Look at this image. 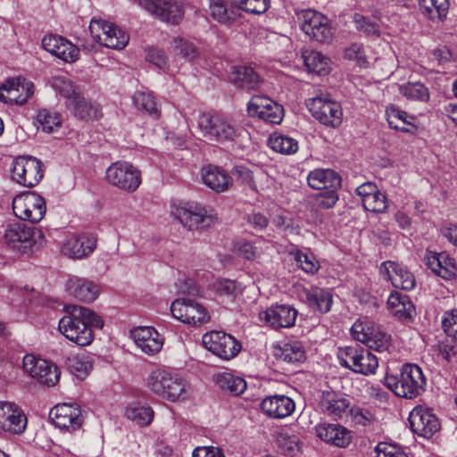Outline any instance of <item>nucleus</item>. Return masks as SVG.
Masks as SVG:
<instances>
[{
  "label": "nucleus",
  "instance_id": "obj_1",
  "mask_svg": "<svg viewBox=\"0 0 457 457\" xmlns=\"http://www.w3.org/2000/svg\"><path fill=\"white\" fill-rule=\"evenodd\" d=\"M104 320L95 312L83 306L67 308V314L59 321L60 332L69 340L86 346L94 339L93 328H102Z\"/></svg>",
  "mask_w": 457,
  "mask_h": 457
},
{
  "label": "nucleus",
  "instance_id": "obj_2",
  "mask_svg": "<svg viewBox=\"0 0 457 457\" xmlns=\"http://www.w3.org/2000/svg\"><path fill=\"white\" fill-rule=\"evenodd\" d=\"M385 384L395 395L413 399L425 392L427 379L420 367L406 363L398 376L386 375Z\"/></svg>",
  "mask_w": 457,
  "mask_h": 457
},
{
  "label": "nucleus",
  "instance_id": "obj_3",
  "mask_svg": "<svg viewBox=\"0 0 457 457\" xmlns=\"http://www.w3.org/2000/svg\"><path fill=\"white\" fill-rule=\"evenodd\" d=\"M198 129L206 140L222 145L235 142L241 135L240 128L232 120L219 113H202Z\"/></svg>",
  "mask_w": 457,
  "mask_h": 457
},
{
  "label": "nucleus",
  "instance_id": "obj_4",
  "mask_svg": "<svg viewBox=\"0 0 457 457\" xmlns=\"http://www.w3.org/2000/svg\"><path fill=\"white\" fill-rule=\"evenodd\" d=\"M148 389L156 395L170 402L187 397L186 382L178 374L163 370H154L147 377Z\"/></svg>",
  "mask_w": 457,
  "mask_h": 457
},
{
  "label": "nucleus",
  "instance_id": "obj_5",
  "mask_svg": "<svg viewBox=\"0 0 457 457\" xmlns=\"http://www.w3.org/2000/svg\"><path fill=\"white\" fill-rule=\"evenodd\" d=\"M337 355L341 366L355 373L368 376L374 374L378 367V358L357 344L339 348Z\"/></svg>",
  "mask_w": 457,
  "mask_h": 457
},
{
  "label": "nucleus",
  "instance_id": "obj_6",
  "mask_svg": "<svg viewBox=\"0 0 457 457\" xmlns=\"http://www.w3.org/2000/svg\"><path fill=\"white\" fill-rule=\"evenodd\" d=\"M296 14L301 29L310 38L320 43L332 40L334 29L327 16L312 9L301 10Z\"/></svg>",
  "mask_w": 457,
  "mask_h": 457
},
{
  "label": "nucleus",
  "instance_id": "obj_7",
  "mask_svg": "<svg viewBox=\"0 0 457 457\" xmlns=\"http://www.w3.org/2000/svg\"><path fill=\"white\" fill-rule=\"evenodd\" d=\"M12 179L21 186L33 187L44 175L42 162L31 155H21L12 161Z\"/></svg>",
  "mask_w": 457,
  "mask_h": 457
},
{
  "label": "nucleus",
  "instance_id": "obj_8",
  "mask_svg": "<svg viewBox=\"0 0 457 457\" xmlns=\"http://www.w3.org/2000/svg\"><path fill=\"white\" fill-rule=\"evenodd\" d=\"M93 38L108 48L123 49L129 43V37L117 25L104 20L93 19L89 25Z\"/></svg>",
  "mask_w": 457,
  "mask_h": 457
},
{
  "label": "nucleus",
  "instance_id": "obj_9",
  "mask_svg": "<svg viewBox=\"0 0 457 457\" xmlns=\"http://www.w3.org/2000/svg\"><path fill=\"white\" fill-rule=\"evenodd\" d=\"M12 210L20 220L37 223L45 216L46 207L41 195L35 192H26L13 198Z\"/></svg>",
  "mask_w": 457,
  "mask_h": 457
},
{
  "label": "nucleus",
  "instance_id": "obj_10",
  "mask_svg": "<svg viewBox=\"0 0 457 457\" xmlns=\"http://www.w3.org/2000/svg\"><path fill=\"white\" fill-rule=\"evenodd\" d=\"M105 178L112 186L127 191H136L141 184V172L127 162H113L106 170Z\"/></svg>",
  "mask_w": 457,
  "mask_h": 457
},
{
  "label": "nucleus",
  "instance_id": "obj_11",
  "mask_svg": "<svg viewBox=\"0 0 457 457\" xmlns=\"http://www.w3.org/2000/svg\"><path fill=\"white\" fill-rule=\"evenodd\" d=\"M173 214L185 228L190 230L207 228L216 220V217L208 213L204 206L196 203H187L178 206Z\"/></svg>",
  "mask_w": 457,
  "mask_h": 457
},
{
  "label": "nucleus",
  "instance_id": "obj_12",
  "mask_svg": "<svg viewBox=\"0 0 457 457\" xmlns=\"http://www.w3.org/2000/svg\"><path fill=\"white\" fill-rule=\"evenodd\" d=\"M138 4L166 23L178 25L184 18V5L179 0H138Z\"/></svg>",
  "mask_w": 457,
  "mask_h": 457
},
{
  "label": "nucleus",
  "instance_id": "obj_13",
  "mask_svg": "<svg viewBox=\"0 0 457 457\" xmlns=\"http://www.w3.org/2000/svg\"><path fill=\"white\" fill-rule=\"evenodd\" d=\"M204 347L223 360L234 358L241 350V344L223 331H211L203 336Z\"/></svg>",
  "mask_w": 457,
  "mask_h": 457
},
{
  "label": "nucleus",
  "instance_id": "obj_14",
  "mask_svg": "<svg viewBox=\"0 0 457 457\" xmlns=\"http://www.w3.org/2000/svg\"><path fill=\"white\" fill-rule=\"evenodd\" d=\"M312 115L320 123L336 128L342 122L343 112L338 102L317 96L307 102Z\"/></svg>",
  "mask_w": 457,
  "mask_h": 457
},
{
  "label": "nucleus",
  "instance_id": "obj_15",
  "mask_svg": "<svg viewBox=\"0 0 457 457\" xmlns=\"http://www.w3.org/2000/svg\"><path fill=\"white\" fill-rule=\"evenodd\" d=\"M40 232L34 227L23 222H13L7 226L4 240L7 245L21 253H27L37 242L36 237Z\"/></svg>",
  "mask_w": 457,
  "mask_h": 457
},
{
  "label": "nucleus",
  "instance_id": "obj_16",
  "mask_svg": "<svg viewBox=\"0 0 457 457\" xmlns=\"http://www.w3.org/2000/svg\"><path fill=\"white\" fill-rule=\"evenodd\" d=\"M23 369L40 384L54 386L60 378L58 368L44 359L27 354L23 358Z\"/></svg>",
  "mask_w": 457,
  "mask_h": 457
},
{
  "label": "nucleus",
  "instance_id": "obj_17",
  "mask_svg": "<svg viewBox=\"0 0 457 457\" xmlns=\"http://www.w3.org/2000/svg\"><path fill=\"white\" fill-rule=\"evenodd\" d=\"M409 423L414 434L430 438L440 429V421L432 410L416 406L409 415Z\"/></svg>",
  "mask_w": 457,
  "mask_h": 457
},
{
  "label": "nucleus",
  "instance_id": "obj_18",
  "mask_svg": "<svg viewBox=\"0 0 457 457\" xmlns=\"http://www.w3.org/2000/svg\"><path fill=\"white\" fill-rule=\"evenodd\" d=\"M351 333L356 341L363 343L370 349L377 352L382 353L389 346V336L381 331L378 327L355 322L351 328Z\"/></svg>",
  "mask_w": 457,
  "mask_h": 457
},
{
  "label": "nucleus",
  "instance_id": "obj_19",
  "mask_svg": "<svg viewBox=\"0 0 457 457\" xmlns=\"http://www.w3.org/2000/svg\"><path fill=\"white\" fill-rule=\"evenodd\" d=\"M49 417L55 427L69 432L80 428L84 421L79 406L71 403L57 404L50 411Z\"/></svg>",
  "mask_w": 457,
  "mask_h": 457
},
{
  "label": "nucleus",
  "instance_id": "obj_20",
  "mask_svg": "<svg viewBox=\"0 0 457 457\" xmlns=\"http://www.w3.org/2000/svg\"><path fill=\"white\" fill-rule=\"evenodd\" d=\"M34 94V84L25 79H9L0 87V100L5 104H23Z\"/></svg>",
  "mask_w": 457,
  "mask_h": 457
},
{
  "label": "nucleus",
  "instance_id": "obj_21",
  "mask_svg": "<svg viewBox=\"0 0 457 457\" xmlns=\"http://www.w3.org/2000/svg\"><path fill=\"white\" fill-rule=\"evenodd\" d=\"M316 436L323 442L346 448L352 442V432L339 423L321 422L315 426Z\"/></svg>",
  "mask_w": 457,
  "mask_h": 457
},
{
  "label": "nucleus",
  "instance_id": "obj_22",
  "mask_svg": "<svg viewBox=\"0 0 457 457\" xmlns=\"http://www.w3.org/2000/svg\"><path fill=\"white\" fill-rule=\"evenodd\" d=\"M27 427V418L14 403H0V428L12 434H21Z\"/></svg>",
  "mask_w": 457,
  "mask_h": 457
},
{
  "label": "nucleus",
  "instance_id": "obj_23",
  "mask_svg": "<svg viewBox=\"0 0 457 457\" xmlns=\"http://www.w3.org/2000/svg\"><path fill=\"white\" fill-rule=\"evenodd\" d=\"M380 274L386 280L391 281L395 287L411 290L415 287V278L405 267L392 261L384 262L379 269Z\"/></svg>",
  "mask_w": 457,
  "mask_h": 457
},
{
  "label": "nucleus",
  "instance_id": "obj_24",
  "mask_svg": "<svg viewBox=\"0 0 457 457\" xmlns=\"http://www.w3.org/2000/svg\"><path fill=\"white\" fill-rule=\"evenodd\" d=\"M320 411L328 416L341 419L350 407V401L333 390L321 391L318 399Z\"/></svg>",
  "mask_w": 457,
  "mask_h": 457
},
{
  "label": "nucleus",
  "instance_id": "obj_25",
  "mask_svg": "<svg viewBox=\"0 0 457 457\" xmlns=\"http://www.w3.org/2000/svg\"><path fill=\"white\" fill-rule=\"evenodd\" d=\"M96 247V237L93 235L72 236L67 238L62 246V253L71 259H82L89 256Z\"/></svg>",
  "mask_w": 457,
  "mask_h": 457
},
{
  "label": "nucleus",
  "instance_id": "obj_26",
  "mask_svg": "<svg viewBox=\"0 0 457 457\" xmlns=\"http://www.w3.org/2000/svg\"><path fill=\"white\" fill-rule=\"evenodd\" d=\"M297 313L290 305L278 304L268 308L260 317L274 328H290L295 325Z\"/></svg>",
  "mask_w": 457,
  "mask_h": 457
},
{
  "label": "nucleus",
  "instance_id": "obj_27",
  "mask_svg": "<svg viewBox=\"0 0 457 457\" xmlns=\"http://www.w3.org/2000/svg\"><path fill=\"white\" fill-rule=\"evenodd\" d=\"M261 409L268 417L279 420L290 416L295 409V403L287 395H275L264 398Z\"/></svg>",
  "mask_w": 457,
  "mask_h": 457
},
{
  "label": "nucleus",
  "instance_id": "obj_28",
  "mask_svg": "<svg viewBox=\"0 0 457 457\" xmlns=\"http://www.w3.org/2000/svg\"><path fill=\"white\" fill-rule=\"evenodd\" d=\"M201 175L204 184L216 193L226 192L233 186V178L219 166H204Z\"/></svg>",
  "mask_w": 457,
  "mask_h": 457
},
{
  "label": "nucleus",
  "instance_id": "obj_29",
  "mask_svg": "<svg viewBox=\"0 0 457 457\" xmlns=\"http://www.w3.org/2000/svg\"><path fill=\"white\" fill-rule=\"evenodd\" d=\"M65 287L70 295L86 303L95 301L99 295L98 285L85 278L71 277L67 280Z\"/></svg>",
  "mask_w": 457,
  "mask_h": 457
},
{
  "label": "nucleus",
  "instance_id": "obj_30",
  "mask_svg": "<svg viewBox=\"0 0 457 457\" xmlns=\"http://www.w3.org/2000/svg\"><path fill=\"white\" fill-rule=\"evenodd\" d=\"M426 260L431 271L445 279H452L457 274L455 260L445 252H428Z\"/></svg>",
  "mask_w": 457,
  "mask_h": 457
},
{
  "label": "nucleus",
  "instance_id": "obj_31",
  "mask_svg": "<svg viewBox=\"0 0 457 457\" xmlns=\"http://www.w3.org/2000/svg\"><path fill=\"white\" fill-rule=\"evenodd\" d=\"M137 345L147 354H154L162 347V338L153 327H139L131 331Z\"/></svg>",
  "mask_w": 457,
  "mask_h": 457
},
{
  "label": "nucleus",
  "instance_id": "obj_32",
  "mask_svg": "<svg viewBox=\"0 0 457 457\" xmlns=\"http://www.w3.org/2000/svg\"><path fill=\"white\" fill-rule=\"evenodd\" d=\"M307 181L308 185L316 190L327 191L341 187L340 176L330 169H316L312 170L307 177Z\"/></svg>",
  "mask_w": 457,
  "mask_h": 457
},
{
  "label": "nucleus",
  "instance_id": "obj_33",
  "mask_svg": "<svg viewBox=\"0 0 457 457\" xmlns=\"http://www.w3.org/2000/svg\"><path fill=\"white\" fill-rule=\"evenodd\" d=\"M300 296L312 309L322 313L328 312L332 305L331 294L320 287H303Z\"/></svg>",
  "mask_w": 457,
  "mask_h": 457
},
{
  "label": "nucleus",
  "instance_id": "obj_34",
  "mask_svg": "<svg viewBox=\"0 0 457 457\" xmlns=\"http://www.w3.org/2000/svg\"><path fill=\"white\" fill-rule=\"evenodd\" d=\"M66 104L73 115L80 120H88L101 116L98 105L87 101L79 93L71 97Z\"/></svg>",
  "mask_w": 457,
  "mask_h": 457
},
{
  "label": "nucleus",
  "instance_id": "obj_35",
  "mask_svg": "<svg viewBox=\"0 0 457 457\" xmlns=\"http://www.w3.org/2000/svg\"><path fill=\"white\" fill-rule=\"evenodd\" d=\"M273 355L277 360L295 364L303 362L306 356L303 346L298 342L285 343L275 346Z\"/></svg>",
  "mask_w": 457,
  "mask_h": 457
},
{
  "label": "nucleus",
  "instance_id": "obj_36",
  "mask_svg": "<svg viewBox=\"0 0 457 457\" xmlns=\"http://www.w3.org/2000/svg\"><path fill=\"white\" fill-rule=\"evenodd\" d=\"M256 171L245 165H236L232 168L230 173L233 180L235 179L236 183L244 190L257 193V178L262 172L258 170Z\"/></svg>",
  "mask_w": 457,
  "mask_h": 457
},
{
  "label": "nucleus",
  "instance_id": "obj_37",
  "mask_svg": "<svg viewBox=\"0 0 457 457\" xmlns=\"http://www.w3.org/2000/svg\"><path fill=\"white\" fill-rule=\"evenodd\" d=\"M231 80L237 87L251 90L261 82L259 75L249 66H237L232 72Z\"/></svg>",
  "mask_w": 457,
  "mask_h": 457
},
{
  "label": "nucleus",
  "instance_id": "obj_38",
  "mask_svg": "<svg viewBox=\"0 0 457 457\" xmlns=\"http://www.w3.org/2000/svg\"><path fill=\"white\" fill-rule=\"evenodd\" d=\"M35 125L37 129H42V131L46 133H53L62 126V118L56 112L42 109L37 114Z\"/></svg>",
  "mask_w": 457,
  "mask_h": 457
},
{
  "label": "nucleus",
  "instance_id": "obj_39",
  "mask_svg": "<svg viewBox=\"0 0 457 457\" xmlns=\"http://www.w3.org/2000/svg\"><path fill=\"white\" fill-rule=\"evenodd\" d=\"M386 114L389 126L394 129L409 132L410 129L408 126L414 128V125H412L411 121L410 120H413V117L410 116L406 112L400 110L394 105L386 108Z\"/></svg>",
  "mask_w": 457,
  "mask_h": 457
},
{
  "label": "nucleus",
  "instance_id": "obj_40",
  "mask_svg": "<svg viewBox=\"0 0 457 457\" xmlns=\"http://www.w3.org/2000/svg\"><path fill=\"white\" fill-rule=\"evenodd\" d=\"M420 10L432 21H441L446 16L449 3L447 0H418Z\"/></svg>",
  "mask_w": 457,
  "mask_h": 457
},
{
  "label": "nucleus",
  "instance_id": "obj_41",
  "mask_svg": "<svg viewBox=\"0 0 457 457\" xmlns=\"http://www.w3.org/2000/svg\"><path fill=\"white\" fill-rule=\"evenodd\" d=\"M127 418L140 427L151 424L154 412L148 405L132 404L126 408Z\"/></svg>",
  "mask_w": 457,
  "mask_h": 457
},
{
  "label": "nucleus",
  "instance_id": "obj_42",
  "mask_svg": "<svg viewBox=\"0 0 457 457\" xmlns=\"http://www.w3.org/2000/svg\"><path fill=\"white\" fill-rule=\"evenodd\" d=\"M305 66L311 72L327 74L328 72V59L317 51H305L303 53Z\"/></svg>",
  "mask_w": 457,
  "mask_h": 457
},
{
  "label": "nucleus",
  "instance_id": "obj_43",
  "mask_svg": "<svg viewBox=\"0 0 457 457\" xmlns=\"http://www.w3.org/2000/svg\"><path fill=\"white\" fill-rule=\"evenodd\" d=\"M217 385L233 395H239L246 389V382L239 377H235L229 373L219 374L216 378Z\"/></svg>",
  "mask_w": 457,
  "mask_h": 457
},
{
  "label": "nucleus",
  "instance_id": "obj_44",
  "mask_svg": "<svg viewBox=\"0 0 457 457\" xmlns=\"http://www.w3.org/2000/svg\"><path fill=\"white\" fill-rule=\"evenodd\" d=\"M212 17L220 23L228 24L234 22L240 16L236 8H228V6L220 0L213 1L210 4Z\"/></svg>",
  "mask_w": 457,
  "mask_h": 457
},
{
  "label": "nucleus",
  "instance_id": "obj_45",
  "mask_svg": "<svg viewBox=\"0 0 457 457\" xmlns=\"http://www.w3.org/2000/svg\"><path fill=\"white\" fill-rule=\"evenodd\" d=\"M270 147L282 154H293L298 150V142L285 135L273 134L269 139Z\"/></svg>",
  "mask_w": 457,
  "mask_h": 457
},
{
  "label": "nucleus",
  "instance_id": "obj_46",
  "mask_svg": "<svg viewBox=\"0 0 457 457\" xmlns=\"http://www.w3.org/2000/svg\"><path fill=\"white\" fill-rule=\"evenodd\" d=\"M66 364L70 372L79 379H84L93 368L92 362L85 355L69 357Z\"/></svg>",
  "mask_w": 457,
  "mask_h": 457
},
{
  "label": "nucleus",
  "instance_id": "obj_47",
  "mask_svg": "<svg viewBox=\"0 0 457 457\" xmlns=\"http://www.w3.org/2000/svg\"><path fill=\"white\" fill-rule=\"evenodd\" d=\"M400 92L409 100L421 102H428L429 100L428 88L420 82H409L402 85Z\"/></svg>",
  "mask_w": 457,
  "mask_h": 457
},
{
  "label": "nucleus",
  "instance_id": "obj_48",
  "mask_svg": "<svg viewBox=\"0 0 457 457\" xmlns=\"http://www.w3.org/2000/svg\"><path fill=\"white\" fill-rule=\"evenodd\" d=\"M171 45L176 54L181 55L187 61H193L200 54L198 47L193 42L182 37L173 38Z\"/></svg>",
  "mask_w": 457,
  "mask_h": 457
},
{
  "label": "nucleus",
  "instance_id": "obj_49",
  "mask_svg": "<svg viewBox=\"0 0 457 457\" xmlns=\"http://www.w3.org/2000/svg\"><path fill=\"white\" fill-rule=\"evenodd\" d=\"M133 102L137 109L144 110L150 114L159 116V109L155 98L152 94L137 91L133 96Z\"/></svg>",
  "mask_w": 457,
  "mask_h": 457
},
{
  "label": "nucleus",
  "instance_id": "obj_50",
  "mask_svg": "<svg viewBox=\"0 0 457 457\" xmlns=\"http://www.w3.org/2000/svg\"><path fill=\"white\" fill-rule=\"evenodd\" d=\"M253 116L258 117L267 123L279 124L284 116V109L282 105L273 101L271 104L264 107L263 110L257 111Z\"/></svg>",
  "mask_w": 457,
  "mask_h": 457
},
{
  "label": "nucleus",
  "instance_id": "obj_51",
  "mask_svg": "<svg viewBox=\"0 0 457 457\" xmlns=\"http://www.w3.org/2000/svg\"><path fill=\"white\" fill-rule=\"evenodd\" d=\"M338 189H329L315 195L313 199V208L316 210H328L333 208L337 203L339 196Z\"/></svg>",
  "mask_w": 457,
  "mask_h": 457
},
{
  "label": "nucleus",
  "instance_id": "obj_52",
  "mask_svg": "<svg viewBox=\"0 0 457 457\" xmlns=\"http://www.w3.org/2000/svg\"><path fill=\"white\" fill-rule=\"evenodd\" d=\"M353 22L358 31L362 32L367 37H378L380 35L379 26L377 22L370 21L369 18L360 13H355Z\"/></svg>",
  "mask_w": 457,
  "mask_h": 457
},
{
  "label": "nucleus",
  "instance_id": "obj_53",
  "mask_svg": "<svg viewBox=\"0 0 457 457\" xmlns=\"http://www.w3.org/2000/svg\"><path fill=\"white\" fill-rule=\"evenodd\" d=\"M50 85L56 92L67 98V101L78 94L71 80L65 76L52 77L50 79Z\"/></svg>",
  "mask_w": 457,
  "mask_h": 457
},
{
  "label": "nucleus",
  "instance_id": "obj_54",
  "mask_svg": "<svg viewBox=\"0 0 457 457\" xmlns=\"http://www.w3.org/2000/svg\"><path fill=\"white\" fill-rule=\"evenodd\" d=\"M237 10H243L252 14H262L270 6V0H233Z\"/></svg>",
  "mask_w": 457,
  "mask_h": 457
},
{
  "label": "nucleus",
  "instance_id": "obj_55",
  "mask_svg": "<svg viewBox=\"0 0 457 457\" xmlns=\"http://www.w3.org/2000/svg\"><path fill=\"white\" fill-rule=\"evenodd\" d=\"M59 50L56 57L64 61L65 62H74L79 59V49L68 41L66 38L62 37L61 43H59Z\"/></svg>",
  "mask_w": 457,
  "mask_h": 457
},
{
  "label": "nucleus",
  "instance_id": "obj_56",
  "mask_svg": "<svg viewBox=\"0 0 457 457\" xmlns=\"http://www.w3.org/2000/svg\"><path fill=\"white\" fill-rule=\"evenodd\" d=\"M362 205L366 211L381 213L384 212L387 207L386 197L380 191L362 199Z\"/></svg>",
  "mask_w": 457,
  "mask_h": 457
},
{
  "label": "nucleus",
  "instance_id": "obj_57",
  "mask_svg": "<svg viewBox=\"0 0 457 457\" xmlns=\"http://www.w3.org/2000/svg\"><path fill=\"white\" fill-rule=\"evenodd\" d=\"M295 260L297 265L306 273L314 274L320 269L319 262L312 253L297 252Z\"/></svg>",
  "mask_w": 457,
  "mask_h": 457
},
{
  "label": "nucleus",
  "instance_id": "obj_58",
  "mask_svg": "<svg viewBox=\"0 0 457 457\" xmlns=\"http://www.w3.org/2000/svg\"><path fill=\"white\" fill-rule=\"evenodd\" d=\"M192 303L193 300L190 299H176L175 301L172 302L170 305V312L172 313V316L175 319L185 323L186 320H188V312Z\"/></svg>",
  "mask_w": 457,
  "mask_h": 457
},
{
  "label": "nucleus",
  "instance_id": "obj_59",
  "mask_svg": "<svg viewBox=\"0 0 457 457\" xmlns=\"http://www.w3.org/2000/svg\"><path fill=\"white\" fill-rule=\"evenodd\" d=\"M210 320V316L205 308L198 303L193 301L188 312V320L185 323L187 324H203Z\"/></svg>",
  "mask_w": 457,
  "mask_h": 457
},
{
  "label": "nucleus",
  "instance_id": "obj_60",
  "mask_svg": "<svg viewBox=\"0 0 457 457\" xmlns=\"http://www.w3.org/2000/svg\"><path fill=\"white\" fill-rule=\"evenodd\" d=\"M351 420L355 425L369 426L374 420V415L368 409L353 406L349 411Z\"/></svg>",
  "mask_w": 457,
  "mask_h": 457
},
{
  "label": "nucleus",
  "instance_id": "obj_61",
  "mask_svg": "<svg viewBox=\"0 0 457 457\" xmlns=\"http://www.w3.org/2000/svg\"><path fill=\"white\" fill-rule=\"evenodd\" d=\"M377 457H409L398 445L380 442L376 446Z\"/></svg>",
  "mask_w": 457,
  "mask_h": 457
},
{
  "label": "nucleus",
  "instance_id": "obj_62",
  "mask_svg": "<svg viewBox=\"0 0 457 457\" xmlns=\"http://www.w3.org/2000/svg\"><path fill=\"white\" fill-rule=\"evenodd\" d=\"M344 57L347 60L356 61L361 67H364L368 63L362 46L356 43L345 49Z\"/></svg>",
  "mask_w": 457,
  "mask_h": 457
},
{
  "label": "nucleus",
  "instance_id": "obj_63",
  "mask_svg": "<svg viewBox=\"0 0 457 457\" xmlns=\"http://www.w3.org/2000/svg\"><path fill=\"white\" fill-rule=\"evenodd\" d=\"M400 306L395 309L394 316L400 320H409L415 312V307L410 297L406 295L401 302Z\"/></svg>",
  "mask_w": 457,
  "mask_h": 457
},
{
  "label": "nucleus",
  "instance_id": "obj_64",
  "mask_svg": "<svg viewBox=\"0 0 457 457\" xmlns=\"http://www.w3.org/2000/svg\"><path fill=\"white\" fill-rule=\"evenodd\" d=\"M442 327L448 337L457 341V310L446 313L442 320Z\"/></svg>",
  "mask_w": 457,
  "mask_h": 457
}]
</instances>
